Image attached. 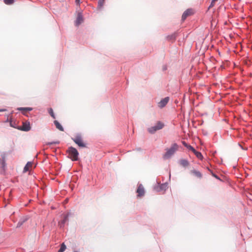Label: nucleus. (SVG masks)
Masks as SVG:
<instances>
[{
	"instance_id": "22",
	"label": "nucleus",
	"mask_w": 252,
	"mask_h": 252,
	"mask_svg": "<svg viewBox=\"0 0 252 252\" xmlns=\"http://www.w3.org/2000/svg\"><path fill=\"white\" fill-rule=\"evenodd\" d=\"M188 149L191 150L193 153L195 152V150L193 147H192L191 146L189 145L188 147Z\"/></svg>"
},
{
	"instance_id": "14",
	"label": "nucleus",
	"mask_w": 252,
	"mask_h": 252,
	"mask_svg": "<svg viewBox=\"0 0 252 252\" xmlns=\"http://www.w3.org/2000/svg\"><path fill=\"white\" fill-rule=\"evenodd\" d=\"M83 22V17L81 14H78L76 21V24L77 26H78L79 24H80Z\"/></svg>"
},
{
	"instance_id": "11",
	"label": "nucleus",
	"mask_w": 252,
	"mask_h": 252,
	"mask_svg": "<svg viewBox=\"0 0 252 252\" xmlns=\"http://www.w3.org/2000/svg\"><path fill=\"white\" fill-rule=\"evenodd\" d=\"M54 123L57 128H58V129L62 131H63L64 130L63 127L62 126V125L60 124V123L58 121L56 120L54 121Z\"/></svg>"
},
{
	"instance_id": "18",
	"label": "nucleus",
	"mask_w": 252,
	"mask_h": 252,
	"mask_svg": "<svg viewBox=\"0 0 252 252\" xmlns=\"http://www.w3.org/2000/svg\"><path fill=\"white\" fill-rule=\"evenodd\" d=\"M65 249H66V246L64 243H63L61 245V248L59 249V250L58 251V252H63Z\"/></svg>"
},
{
	"instance_id": "1",
	"label": "nucleus",
	"mask_w": 252,
	"mask_h": 252,
	"mask_svg": "<svg viewBox=\"0 0 252 252\" xmlns=\"http://www.w3.org/2000/svg\"><path fill=\"white\" fill-rule=\"evenodd\" d=\"M164 126L163 123L158 121L156 125L148 128V131L151 134L155 133L157 131L161 129Z\"/></svg>"
},
{
	"instance_id": "25",
	"label": "nucleus",
	"mask_w": 252,
	"mask_h": 252,
	"mask_svg": "<svg viewBox=\"0 0 252 252\" xmlns=\"http://www.w3.org/2000/svg\"><path fill=\"white\" fill-rule=\"evenodd\" d=\"M58 143H59L58 142H55L49 143L48 144L51 145V144H58Z\"/></svg>"
},
{
	"instance_id": "7",
	"label": "nucleus",
	"mask_w": 252,
	"mask_h": 252,
	"mask_svg": "<svg viewBox=\"0 0 252 252\" xmlns=\"http://www.w3.org/2000/svg\"><path fill=\"white\" fill-rule=\"evenodd\" d=\"M193 13V11L191 9H188L186 10L182 17V20L184 21L188 16L192 15Z\"/></svg>"
},
{
	"instance_id": "17",
	"label": "nucleus",
	"mask_w": 252,
	"mask_h": 252,
	"mask_svg": "<svg viewBox=\"0 0 252 252\" xmlns=\"http://www.w3.org/2000/svg\"><path fill=\"white\" fill-rule=\"evenodd\" d=\"M168 188V185L167 184H163L159 186L160 190H165Z\"/></svg>"
},
{
	"instance_id": "26",
	"label": "nucleus",
	"mask_w": 252,
	"mask_h": 252,
	"mask_svg": "<svg viewBox=\"0 0 252 252\" xmlns=\"http://www.w3.org/2000/svg\"><path fill=\"white\" fill-rule=\"evenodd\" d=\"M6 111L5 109H0V112H3Z\"/></svg>"
},
{
	"instance_id": "5",
	"label": "nucleus",
	"mask_w": 252,
	"mask_h": 252,
	"mask_svg": "<svg viewBox=\"0 0 252 252\" xmlns=\"http://www.w3.org/2000/svg\"><path fill=\"white\" fill-rule=\"evenodd\" d=\"M31 128L30 123L29 122H23L22 126L18 128L19 129L25 131H28Z\"/></svg>"
},
{
	"instance_id": "20",
	"label": "nucleus",
	"mask_w": 252,
	"mask_h": 252,
	"mask_svg": "<svg viewBox=\"0 0 252 252\" xmlns=\"http://www.w3.org/2000/svg\"><path fill=\"white\" fill-rule=\"evenodd\" d=\"M48 112H49V113L50 114V115H51V116L52 118H53L54 119H55V116L54 115V112H53V110L51 108H50L48 110Z\"/></svg>"
},
{
	"instance_id": "23",
	"label": "nucleus",
	"mask_w": 252,
	"mask_h": 252,
	"mask_svg": "<svg viewBox=\"0 0 252 252\" xmlns=\"http://www.w3.org/2000/svg\"><path fill=\"white\" fill-rule=\"evenodd\" d=\"M182 144L186 147L188 148V147L189 146V145H188L186 142L185 141H182Z\"/></svg>"
},
{
	"instance_id": "10",
	"label": "nucleus",
	"mask_w": 252,
	"mask_h": 252,
	"mask_svg": "<svg viewBox=\"0 0 252 252\" xmlns=\"http://www.w3.org/2000/svg\"><path fill=\"white\" fill-rule=\"evenodd\" d=\"M180 164L182 166L186 167L189 166V162L187 160L182 159L180 160Z\"/></svg>"
},
{
	"instance_id": "29",
	"label": "nucleus",
	"mask_w": 252,
	"mask_h": 252,
	"mask_svg": "<svg viewBox=\"0 0 252 252\" xmlns=\"http://www.w3.org/2000/svg\"><path fill=\"white\" fill-rule=\"evenodd\" d=\"M99 3L100 4V0H99Z\"/></svg>"
},
{
	"instance_id": "15",
	"label": "nucleus",
	"mask_w": 252,
	"mask_h": 252,
	"mask_svg": "<svg viewBox=\"0 0 252 252\" xmlns=\"http://www.w3.org/2000/svg\"><path fill=\"white\" fill-rule=\"evenodd\" d=\"M176 34L174 33L170 35H168L167 36V39L168 40H174L176 39Z\"/></svg>"
},
{
	"instance_id": "28",
	"label": "nucleus",
	"mask_w": 252,
	"mask_h": 252,
	"mask_svg": "<svg viewBox=\"0 0 252 252\" xmlns=\"http://www.w3.org/2000/svg\"><path fill=\"white\" fill-rule=\"evenodd\" d=\"M10 126H12V122H10Z\"/></svg>"
},
{
	"instance_id": "24",
	"label": "nucleus",
	"mask_w": 252,
	"mask_h": 252,
	"mask_svg": "<svg viewBox=\"0 0 252 252\" xmlns=\"http://www.w3.org/2000/svg\"><path fill=\"white\" fill-rule=\"evenodd\" d=\"M67 216H66V217L64 218V220H63V223H64L65 222V221L67 220Z\"/></svg>"
},
{
	"instance_id": "19",
	"label": "nucleus",
	"mask_w": 252,
	"mask_h": 252,
	"mask_svg": "<svg viewBox=\"0 0 252 252\" xmlns=\"http://www.w3.org/2000/svg\"><path fill=\"white\" fill-rule=\"evenodd\" d=\"M5 4L7 5H10L14 3V0H3Z\"/></svg>"
},
{
	"instance_id": "16",
	"label": "nucleus",
	"mask_w": 252,
	"mask_h": 252,
	"mask_svg": "<svg viewBox=\"0 0 252 252\" xmlns=\"http://www.w3.org/2000/svg\"><path fill=\"white\" fill-rule=\"evenodd\" d=\"M193 153L195 155L197 158H198L200 159H202L203 156L202 155L200 152L195 151V152H193Z\"/></svg>"
},
{
	"instance_id": "4",
	"label": "nucleus",
	"mask_w": 252,
	"mask_h": 252,
	"mask_svg": "<svg viewBox=\"0 0 252 252\" xmlns=\"http://www.w3.org/2000/svg\"><path fill=\"white\" fill-rule=\"evenodd\" d=\"M72 140L79 147L82 148L86 147V144L84 143L81 135H78L76 136L74 138H72Z\"/></svg>"
},
{
	"instance_id": "6",
	"label": "nucleus",
	"mask_w": 252,
	"mask_h": 252,
	"mask_svg": "<svg viewBox=\"0 0 252 252\" xmlns=\"http://www.w3.org/2000/svg\"><path fill=\"white\" fill-rule=\"evenodd\" d=\"M136 192L138 197L143 196L145 194V190L144 187L142 185H139L137 188Z\"/></svg>"
},
{
	"instance_id": "21",
	"label": "nucleus",
	"mask_w": 252,
	"mask_h": 252,
	"mask_svg": "<svg viewBox=\"0 0 252 252\" xmlns=\"http://www.w3.org/2000/svg\"><path fill=\"white\" fill-rule=\"evenodd\" d=\"M25 220H20L19 221L17 224V227H20L22 226V225L23 224V223L24 222Z\"/></svg>"
},
{
	"instance_id": "2",
	"label": "nucleus",
	"mask_w": 252,
	"mask_h": 252,
	"mask_svg": "<svg viewBox=\"0 0 252 252\" xmlns=\"http://www.w3.org/2000/svg\"><path fill=\"white\" fill-rule=\"evenodd\" d=\"M178 149V145L176 143H174L170 149L167 150L166 152L163 156V158H169Z\"/></svg>"
},
{
	"instance_id": "12",
	"label": "nucleus",
	"mask_w": 252,
	"mask_h": 252,
	"mask_svg": "<svg viewBox=\"0 0 252 252\" xmlns=\"http://www.w3.org/2000/svg\"><path fill=\"white\" fill-rule=\"evenodd\" d=\"M18 110L20 111H23L24 112L23 113L25 114L26 112L31 111L32 110V108L31 107H20L18 108Z\"/></svg>"
},
{
	"instance_id": "13",
	"label": "nucleus",
	"mask_w": 252,
	"mask_h": 252,
	"mask_svg": "<svg viewBox=\"0 0 252 252\" xmlns=\"http://www.w3.org/2000/svg\"><path fill=\"white\" fill-rule=\"evenodd\" d=\"M32 166V163L28 162L24 168V172H26L30 170Z\"/></svg>"
},
{
	"instance_id": "3",
	"label": "nucleus",
	"mask_w": 252,
	"mask_h": 252,
	"mask_svg": "<svg viewBox=\"0 0 252 252\" xmlns=\"http://www.w3.org/2000/svg\"><path fill=\"white\" fill-rule=\"evenodd\" d=\"M68 157L72 160L76 161L78 160L79 154L75 148L70 147L68 148Z\"/></svg>"
},
{
	"instance_id": "27",
	"label": "nucleus",
	"mask_w": 252,
	"mask_h": 252,
	"mask_svg": "<svg viewBox=\"0 0 252 252\" xmlns=\"http://www.w3.org/2000/svg\"><path fill=\"white\" fill-rule=\"evenodd\" d=\"M76 2L77 3H79L80 0H76Z\"/></svg>"
},
{
	"instance_id": "8",
	"label": "nucleus",
	"mask_w": 252,
	"mask_h": 252,
	"mask_svg": "<svg viewBox=\"0 0 252 252\" xmlns=\"http://www.w3.org/2000/svg\"><path fill=\"white\" fill-rule=\"evenodd\" d=\"M169 98L168 97H166L160 100V101L158 103V106L160 108H163L164 107L167 103H168Z\"/></svg>"
},
{
	"instance_id": "9",
	"label": "nucleus",
	"mask_w": 252,
	"mask_h": 252,
	"mask_svg": "<svg viewBox=\"0 0 252 252\" xmlns=\"http://www.w3.org/2000/svg\"><path fill=\"white\" fill-rule=\"evenodd\" d=\"M190 172L192 174L195 176L197 178H202V174L199 171L195 170H192Z\"/></svg>"
}]
</instances>
